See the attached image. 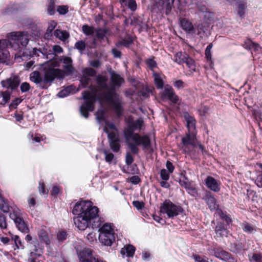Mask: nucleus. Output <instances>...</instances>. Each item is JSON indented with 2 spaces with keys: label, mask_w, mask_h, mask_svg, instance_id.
I'll return each mask as SVG.
<instances>
[{
  "label": "nucleus",
  "mask_w": 262,
  "mask_h": 262,
  "mask_svg": "<svg viewBox=\"0 0 262 262\" xmlns=\"http://www.w3.org/2000/svg\"><path fill=\"white\" fill-rule=\"evenodd\" d=\"M99 209L93 206L91 201H83L80 199L73 206L72 213L74 215H80L92 223V228H98L101 225L99 216Z\"/></svg>",
  "instance_id": "1"
},
{
  "label": "nucleus",
  "mask_w": 262,
  "mask_h": 262,
  "mask_svg": "<svg viewBox=\"0 0 262 262\" xmlns=\"http://www.w3.org/2000/svg\"><path fill=\"white\" fill-rule=\"evenodd\" d=\"M91 92L84 91L82 92L83 102L80 107L81 115L85 118L89 116V112H93L95 109V103L98 99H100V94L97 95L98 90L95 85L91 84L88 86Z\"/></svg>",
  "instance_id": "2"
},
{
  "label": "nucleus",
  "mask_w": 262,
  "mask_h": 262,
  "mask_svg": "<svg viewBox=\"0 0 262 262\" xmlns=\"http://www.w3.org/2000/svg\"><path fill=\"white\" fill-rule=\"evenodd\" d=\"M125 122L127 126L124 129L123 134L127 141H130V138H134L137 141L138 139H141V138L144 139V137H149L146 135L141 136L138 133H134L137 130L140 131L143 126L144 121L142 118L137 119L135 121L132 116H129L126 120Z\"/></svg>",
  "instance_id": "3"
},
{
  "label": "nucleus",
  "mask_w": 262,
  "mask_h": 262,
  "mask_svg": "<svg viewBox=\"0 0 262 262\" xmlns=\"http://www.w3.org/2000/svg\"><path fill=\"white\" fill-rule=\"evenodd\" d=\"M119 96L107 91L106 93L100 94V101L106 102L112 105L117 118H120L123 114L124 108Z\"/></svg>",
  "instance_id": "4"
},
{
  "label": "nucleus",
  "mask_w": 262,
  "mask_h": 262,
  "mask_svg": "<svg viewBox=\"0 0 262 262\" xmlns=\"http://www.w3.org/2000/svg\"><path fill=\"white\" fill-rule=\"evenodd\" d=\"M196 134L197 132H187L181 140L183 152L193 157H195L194 148L196 147Z\"/></svg>",
  "instance_id": "5"
},
{
  "label": "nucleus",
  "mask_w": 262,
  "mask_h": 262,
  "mask_svg": "<svg viewBox=\"0 0 262 262\" xmlns=\"http://www.w3.org/2000/svg\"><path fill=\"white\" fill-rule=\"evenodd\" d=\"M160 212L162 214H166L169 219H173L179 214H183L184 209L180 205H177L170 200L166 199L160 206Z\"/></svg>",
  "instance_id": "6"
},
{
  "label": "nucleus",
  "mask_w": 262,
  "mask_h": 262,
  "mask_svg": "<svg viewBox=\"0 0 262 262\" xmlns=\"http://www.w3.org/2000/svg\"><path fill=\"white\" fill-rule=\"evenodd\" d=\"M43 71L45 84L42 86V89H47L56 78L61 79L64 77V72L59 69L44 67Z\"/></svg>",
  "instance_id": "7"
},
{
  "label": "nucleus",
  "mask_w": 262,
  "mask_h": 262,
  "mask_svg": "<svg viewBox=\"0 0 262 262\" xmlns=\"http://www.w3.org/2000/svg\"><path fill=\"white\" fill-rule=\"evenodd\" d=\"M10 35L13 48H20L21 46L25 47L29 41L27 33L14 32L10 33Z\"/></svg>",
  "instance_id": "8"
},
{
  "label": "nucleus",
  "mask_w": 262,
  "mask_h": 262,
  "mask_svg": "<svg viewBox=\"0 0 262 262\" xmlns=\"http://www.w3.org/2000/svg\"><path fill=\"white\" fill-rule=\"evenodd\" d=\"M144 139H138L136 141L134 138H130V140L134 142V143H129L128 146L134 154H137L139 152L138 146L142 145L143 149H148L151 146V140L149 137H144Z\"/></svg>",
  "instance_id": "9"
},
{
  "label": "nucleus",
  "mask_w": 262,
  "mask_h": 262,
  "mask_svg": "<svg viewBox=\"0 0 262 262\" xmlns=\"http://www.w3.org/2000/svg\"><path fill=\"white\" fill-rule=\"evenodd\" d=\"M212 251L213 252V255L220 260L226 262L235 261V258L232 254L224 250L220 246H215L212 249Z\"/></svg>",
  "instance_id": "10"
},
{
  "label": "nucleus",
  "mask_w": 262,
  "mask_h": 262,
  "mask_svg": "<svg viewBox=\"0 0 262 262\" xmlns=\"http://www.w3.org/2000/svg\"><path fill=\"white\" fill-rule=\"evenodd\" d=\"M104 132L107 134V138L111 149L115 152H118L120 149V140L117 134L114 132H110L106 127L104 128Z\"/></svg>",
  "instance_id": "11"
},
{
  "label": "nucleus",
  "mask_w": 262,
  "mask_h": 262,
  "mask_svg": "<svg viewBox=\"0 0 262 262\" xmlns=\"http://www.w3.org/2000/svg\"><path fill=\"white\" fill-rule=\"evenodd\" d=\"M174 0H158L154 5L153 10L157 9V13L165 12L168 15L173 6Z\"/></svg>",
  "instance_id": "12"
},
{
  "label": "nucleus",
  "mask_w": 262,
  "mask_h": 262,
  "mask_svg": "<svg viewBox=\"0 0 262 262\" xmlns=\"http://www.w3.org/2000/svg\"><path fill=\"white\" fill-rule=\"evenodd\" d=\"M162 99H167L173 104H178L180 99L176 94L174 89L169 84L165 86L164 89L161 95Z\"/></svg>",
  "instance_id": "13"
},
{
  "label": "nucleus",
  "mask_w": 262,
  "mask_h": 262,
  "mask_svg": "<svg viewBox=\"0 0 262 262\" xmlns=\"http://www.w3.org/2000/svg\"><path fill=\"white\" fill-rule=\"evenodd\" d=\"M79 261L80 262H107L99 256H93L92 250L90 249H86L82 252Z\"/></svg>",
  "instance_id": "14"
},
{
  "label": "nucleus",
  "mask_w": 262,
  "mask_h": 262,
  "mask_svg": "<svg viewBox=\"0 0 262 262\" xmlns=\"http://www.w3.org/2000/svg\"><path fill=\"white\" fill-rule=\"evenodd\" d=\"M20 81L17 76H14L1 81V84L3 88L10 89L12 91L15 90L19 86Z\"/></svg>",
  "instance_id": "15"
},
{
  "label": "nucleus",
  "mask_w": 262,
  "mask_h": 262,
  "mask_svg": "<svg viewBox=\"0 0 262 262\" xmlns=\"http://www.w3.org/2000/svg\"><path fill=\"white\" fill-rule=\"evenodd\" d=\"M183 117L186 123V126L188 132H197L196 129V120L194 116L185 111L183 113Z\"/></svg>",
  "instance_id": "16"
},
{
  "label": "nucleus",
  "mask_w": 262,
  "mask_h": 262,
  "mask_svg": "<svg viewBox=\"0 0 262 262\" xmlns=\"http://www.w3.org/2000/svg\"><path fill=\"white\" fill-rule=\"evenodd\" d=\"M73 221L75 226L80 230L83 231L88 227H92V223L80 215L74 217Z\"/></svg>",
  "instance_id": "17"
},
{
  "label": "nucleus",
  "mask_w": 262,
  "mask_h": 262,
  "mask_svg": "<svg viewBox=\"0 0 262 262\" xmlns=\"http://www.w3.org/2000/svg\"><path fill=\"white\" fill-rule=\"evenodd\" d=\"M203 199L205 201L210 210H214L216 209V200L209 191H206Z\"/></svg>",
  "instance_id": "18"
},
{
  "label": "nucleus",
  "mask_w": 262,
  "mask_h": 262,
  "mask_svg": "<svg viewBox=\"0 0 262 262\" xmlns=\"http://www.w3.org/2000/svg\"><path fill=\"white\" fill-rule=\"evenodd\" d=\"M206 186L211 190L217 192L220 190V183L212 177L208 176L205 180Z\"/></svg>",
  "instance_id": "19"
},
{
  "label": "nucleus",
  "mask_w": 262,
  "mask_h": 262,
  "mask_svg": "<svg viewBox=\"0 0 262 262\" xmlns=\"http://www.w3.org/2000/svg\"><path fill=\"white\" fill-rule=\"evenodd\" d=\"M180 26L182 29L188 33H194L195 29L193 24L186 18H180Z\"/></svg>",
  "instance_id": "20"
},
{
  "label": "nucleus",
  "mask_w": 262,
  "mask_h": 262,
  "mask_svg": "<svg viewBox=\"0 0 262 262\" xmlns=\"http://www.w3.org/2000/svg\"><path fill=\"white\" fill-rule=\"evenodd\" d=\"M30 79L40 89H42V86L45 84V83H43V78H42L39 71H35L32 72L30 74Z\"/></svg>",
  "instance_id": "21"
},
{
  "label": "nucleus",
  "mask_w": 262,
  "mask_h": 262,
  "mask_svg": "<svg viewBox=\"0 0 262 262\" xmlns=\"http://www.w3.org/2000/svg\"><path fill=\"white\" fill-rule=\"evenodd\" d=\"M115 234H108V235L99 234L100 242L106 246H111L115 241Z\"/></svg>",
  "instance_id": "22"
},
{
  "label": "nucleus",
  "mask_w": 262,
  "mask_h": 262,
  "mask_svg": "<svg viewBox=\"0 0 262 262\" xmlns=\"http://www.w3.org/2000/svg\"><path fill=\"white\" fill-rule=\"evenodd\" d=\"M59 61L65 64L63 68L68 74H70L73 72L74 68L72 65L71 58L69 57H60Z\"/></svg>",
  "instance_id": "23"
},
{
  "label": "nucleus",
  "mask_w": 262,
  "mask_h": 262,
  "mask_svg": "<svg viewBox=\"0 0 262 262\" xmlns=\"http://www.w3.org/2000/svg\"><path fill=\"white\" fill-rule=\"evenodd\" d=\"M237 15L243 19L245 17V11L247 8V3L245 0H239L236 3Z\"/></svg>",
  "instance_id": "24"
},
{
  "label": "nucleus",
  "mask_w": 262,
  "mask_h": 262,
  "mask_svg": "<svg viewBox=\"0 0 262 262\" xmlns=\"http://www.w3.org/2000/svg\"><path fill=\"white\" fill-rule=\"evenodd\" d=\"M214 230L217 236L220 237L226 236L228 234V231L225 227V224L221 222L217 223Z\"/></svg>",
  "instance_id": "25"
},
{
  "label": "nucleus",
  "mask_w": 262,
  "mask_h": 262,
  "mask_svg": "<svg viewBox=\"0 0 262 262\" xmlns=\"http://www.w3.org/2000/svg\"><path fill=\"white\" fill-rule=\"evenodd\" d=\"M136 251V248L132 245H126L120 250V253L122 257L126 255L128 257H133Z\"/></svg>",
  "instance_id": "26"
},
{
  "label": "nucleus",
  "mask_w": 262,
  "mask_h": 262,
  "mask_svg": "<svg viewBox=\"0 0 262 262\" xmlns=\"http://www.w3.org/2000/svg\"><path fill=\"white\" fill-rule=\"evenodd\" d=\"M110 75L111 83L117 85V87H120L124 82V79L114 71H111Z\"/></svg>",
  "instance_id": "27"
},
{
  "label": "nucleus",
  "mask_w": 262,
  "mask_h": 262,
  "mask_svg": "<svg viewBox=\"0 0 262 262\" xmlns=\"http://www.w3.org/2000/svg\"><path fill=\"white\" fill-rule=\"evenodd\" d=\"M230 250L234 253H239L245 250V245L241 242L231 243L230 245Z\"/></svg>",
  "instance_id": "28"
},
{
  "label": "nucleus",
  "mask_w": 262,
  "mask_h": 262,
  "mask_svg": "<svg viewBox=\"0 0 262 262\" xmlns=\"http://www.w3.org/2000/svg\"><path fill=\"white\" fill-rule=\"evenodd\" d=\"M243 231L247 234H252L256 232V227L248 222L244 221L241 224Z\"/></svg>",
  "instance_id": "29"
},
{
  "label": "nucleus",
  "mask_w": 262,
  "mask_h": 262,
  "mask_svg": "<svg viewBox=\"0 0 262 262\" xmlns=\"http://www.w3.org/2000/svg\"><path fill=\"white\" fill-rule=\"evenodd\" d=\"M189 55L186 52H178L174 56V61L179 64H182L187 59Z\"/></svg>",
  "instance_id": "30"
},
{
  "label": "nucleus",
  "mask_w": 262,
  "mask_h": 262,
  "mask_svg": "<svg viewBox=\"0 0 262 262\" xmlns=\"http://www.w3.org/2000/svg\"><path fill=\"white\" fill-rule=\"evenodd\" d=\"M39 239L41 243H44L47 245H50L51 242L48 232L43 229H40L38 232Z\"/></svg>",
  "instance_id": "31"
},
{
  "label": "nucleus",
  "mask_w": 262,
  "mask_h": 262,
  "mask_svg": "<svg viewBox=\"0 0 262 262\" xmlns=\"http://www.w3.org/2000/svg\"><path fill=\"white\" fill-rule=\"evenodd\" d=\"M99 234L108 235V234H115L114 229L111 224L105 223L101 227H99Z\"/></svg>",
  "instance_id": "32"
},
{
  "label": "nucleus",
  "mask_w": 262,
  "mask_h": 262,
  "mask_svg": "<svg viewBox=\"0 0 262 262\" xmlns=\"http://www.w3.org/2000/svg\"><path fill=\"white\" fill-rule=\"evenodd\" d=\"M107 78L105 76L99 75L96 78V82L101 90H106L107 89Z\"/></svg>",
  "instance_id": "33"
},
{
  "label": "nucleus",
  "mask_w": 262,
  "mask_h": 262,
  "mask_svg": "<svg viewBox=\"0 0 262 262\" xmlns=\"http://www.w3.org/2000/svg\"><path fill=\"white\" fill-rule=\"evenodd\" d=\"M130 24L134 26H138L140 27L141 28H144V26L147 27V25L145 24L144 19L141 16H134L131 19Z\"/></svg>",
  "instance_id": "34"
},
{
  "label": "nucleus",
  "mask_w": 262,
  "mask_h": 262,
  "mask_svg": "<svg viewBox=\"0 0 262 262\" xmlns=\"http://www.w3.org/2000/svg\"><path fill=\"white\" fill-rule=\"evenodd\" d=\"M212 48V44L211 43L207 46L205 51V58L207 61L209 63L210 68H212L213 66V62L212 60V55L211 50Z\"/></svg>",
  "instance_id": "35"
},
{
  "label": "nucleus",
  "mask_w": 262,
  "mask_h": 262,
  "mask_svg": "<svg viewBox=\"0 0 262 262\" xmlns=\"http://www.w3.org/2000/svg\"><path fill=\"white\" fill-rule=\"evenodd\" d=\"M11 244H14L16 248H14V249L16 250V249H24V246L23 243L20 239L19 236L15 235L11 236Z\"/></svg>",
  "instance_id": "36"
},
{
  "label": "nucleus",
  "mask_w": 262,
  "mask_h": 262,
  "mask_svg": "<svg viewBox=\"0 0 262 262\" xmlns=\"http://www.w3.org/2000/svg\"><path fill=\"white\" fill-rule=\"evenodd\" d=\"M134 43V38L131 35H128L126 37L122 39L119 41L118 44L125 48H128Z\"/></svg>",
  "instance_id": "37"
},
{
  "label": "nucleus",
  "mask_w": 262,
  "mask_h": 262,
  "mask_svg": "<svg viewBox=\"0 0 262 262\" xmlns=\"http://www.w3.org/2000/svg\"><path fill=\"white\" fill-rule=\"evenodd\" d=\"M54 35L56 37L63 41L66 40L69 37V34L66 31H61L58 29L54 31Z\"/></svg>",
  "instance_id": "38"
},
{
  "label": "nucleus",
  "mask_w": 262,
  "mask_h": 262,
  "mask_svg": "<svg viewBox=\"0 0 262 262\" xmlns=\"http://www.w3.org/2000/svg\"><path fill=\"white\" fill-rule=\"evenodd\" d=\"M186 64L187 67L190 69L191 73L196 72V63L195 60L191 58L189 56L184 62Z\"/></svg>",
  "instance_id": "39"
},
{
  "label": "nucleus",
  "mask_w": 262,
  "mask_h": 262,
  "mask_svg": "<svg viewBox=\"0 0 262 262\" xmlns=\"http://www.w3.org/2000/svg\"><path fill=\"white\" fill-rule=\"evenodd\" d=\"M154 77V83L158 89H161L164 86V81L160 77L159 74L158 73L154 72L153 73Z\"/></svg>",
  "instance_id": "40"
},
{
  "label": "nucleus",
  "mask_w": 262,
  "mask_h": 262,
  "mask_svg": "<svg viewBox=\"0 0 262 262\" xmlns=\"http://www.w3.org/2000/svg\"><path fill=\"white\" fill-rule=\"evenodd\" d=\"M11 94L12 92H9L8 90L5 91H1L0 96L3 98V102H1V104L4 105L8 103L10 101Z\"/></svg>",
  "instance_id": "41"
},
{
  "label": "nucleus",
  "mask_w": 262,
  "mask_h": 262,
  "mask_svg": "<svg viewBox=\"0 0 262 262\" xmlns=\"http://www.w3.org/2000/svg\"><path fill=\"white\" fill-rule=\"evenodd\" d=\"M248 258L250 262H262V253L261 252H256L253 253L251 255L248 254Z\"/></svg>",
  "instance_id": "42"
},
{
  "label": "nucleus",
  "mask_w": 262,
  "mask_h": 262,
  "mask_svg": "<svg viewBox=\"0 0 262 262\" xmlns=\"http://www.w3.org/2000/svg\"><path fill=\"white\" fill-rule=\"evenodd\" d=\"M10 46L12 47V43L11 41L10 35L8 36V39H2L0 40V50L7 49L8 46Z\"/></svg>",
  "instance_id": "43"
},
{
  "label": "nucleus",
  "mask_w": 262,
  "mask_h": 262,
  "mask_svg": "<svg viewBox=\"0 0 262 262\" xmlns=\"http://www.w3.org/2000/svg\"><path fill=\"white\" fill-rule=\"evenodd\" d=\"M42 256L40 254H36L33 252H30L28 261V262H40L39 258Z\"/></svg>",
  "instance_id": "44"
},
{
  "label": "nucleus",
  "mask_w": 262,
  "mask_h": 262,
  "mask_svg": "<svg viewBox=\"0 0 262 262\" xmlns=\"http://www.w3.org/2000/svg\"><path fill=\"white\" fill-rule=\"evenodd\" d=\"M208 31V29L205 26L202 24H199L198 26V35L200 36V37L203 38L205 36L207 35V32Z\"/></svg>",
  "instance_id": "45"
},
{
  "label": "nucleus",
  "mask_w": 262,
  "mask_h": 262,
  "mask_svg": "<svg viewBox=\"0 0 262 262\" xmlns=\"http://www.w3.org/2000/svg\"><path fill=\"white\" fill-rule=\"evenodd\" d=\"M82 30L86 35H92L94 33L95 29L93 26L84 25L82 27Z\"/></svg>",
  "instance_id": "46"
},
{
  "label": "nucleus",
  "mask_w": 262,
  "mask_h": 262,
  "mask_svg": "<svg viewBox=\"0 0 262 262\" xmlns=\"http://www.w3.org/2000/svg\"><path fill=\"white\" fill-rule=\"evenodd\" d=\"M82 73L83 75L86 77H94L96 75V71L92 68H86L83 70Z\"/></svg>",
  "instance_id": "47"
},
{
  "label": "nucleus",
  "mask_w": 262,
  "mask_h": 262,
  "mask_svg": "<svg viewBox=\"0 0 262 262\" xmlns=\"http://www.w3.org/2000/svg\"><path fill=\"white\" fill-rule=\"evenodd\" d=\"M155 57L148 58L146 60L145 63L148 66V68L153 71L154 69L157 67V62L154 60Z\"/></svg>",
  "instance_id": "48"
},
{
  "label": "nucleus",
  "mask_w": 262,
  "mask_h": 262,
  "mask_svg": "<svg viewBox=\"0 0 262 262\" xmlns=\"http://www.w3.org/2000/svg\"><path fill=\"white\" fill-rule=\"evenodd\" d=\"M68 236L67 232L64 230L59 231L57 234V239L59 243H63Z\"/></svg>",
  "instance_id": "49"
},
{
  "label": "nucleus",
  "mask_w": 262,
  "mask_h": 262,
  "mask_svg": "<svg viewBox=\"0 0 262 262\" xmlns=\"http://www.w3.org/2000/svg\"><path fill=\"white\" fill-rule=\"evenodd\" d=\"M55 0H50L48 6V13L49 15H52L55 14Z\"/></svg>",
  "instance_id": "50"
},
{
  "label": "nucleus",
  "mask_w": 262,
  "mask_h": 262,
  "mask_svg": "<svg viewBox=\"0 0 262 262\" xmlns=\"http://www.w3.org/2000/svg\"><path fill=\"white\" fill-rule=\"evenodd\" d=\"M96 119L99 122L105 121V112L103 110H99L95 114Z\"/></svg>",
  "instance_id": "51"
},
{
  "label": "nucleus",
  "mask_w": 262,
  "mask_h": 262,
  "mask_svg": "<svg viewBox=\"0 0 262 262\" xmlns=\"http://www.w3.org/2000/svg\"><path fill=\"white\" fill-rule=\"evenodd\" d=\"M38 190L41 194L47 195L48 193V189L46 188V186L43 180L39 182Z\"/></svg>",
  "instance_id": "52"
},
{
  "label": "nucleus",
  "mask_w": 262,
  "mask_h": 262,
  "mask_svg": "<svg viewBox=\"0 0 262 262\" xmlns=\"http://www.w3.org/2000/svg\"><path fill=\"white\" fill-rule=\"evenodd\" d=\"M23 99L20 98H15L9 104V109L12 111L16 109L17 106L22 102Z\"/></svg>",
  "instance_id": "53"
},
{
  "label": "nucleus",
  "mask_w": 262,
  "mask_h": 262,
  "mask_svg": "<svg viewBox=\"0 0 262 262\" xmlns=\"http://www.w3.org/2000/svg\"><path fill=\"white\" fill-rule=\"evenodd\" d=\"M257 165L259 167L261 173L257 176L255 183L258 187L262 188V163H258Z\"/></svg>",
  "instance_id": "54"
},
{
  "label": "nucleus",
  "mask_w": 262,
  "mask_h": 262,
  "mask_svg": "<svg viewBox=\"0 0 262 262\" xmlns=\"http://www.w3.org/2000/svg\"><path fill=\"white\" fill-rule=\"evenodd\" d=\"M57 26V23L55 21H51L48 25L46 34L48 36H51L52 35V32Z\"/></svg>",
  "instance_id": "55"
},
{
  "label": "nucleus",
  "mask_w": 262,
  "mask_h": 262,
  "mask_svg": "<svg viewBox=\"0 0 262 262\" xmlns=\"http://www.w3.org/2000/svg\"><path fill=\"white\" fill-rule=\"evenodd\" d=\"M9 56V53L7 49L0 50V63L5 62Z\"/></svg>",
  "instance_id": "56"
},
{
  "label": "nucleus",
  "mask_w": 262,
  "mask_h": 262,
  "mask_svg": "<svg viewBox=\"0 0 262 262\" xmlns=\"http://www.w3.org/2000/svg\"><path fill=\"white\" fill-rule=\"evenodd\" d=\"M75 47L79 51L82 52L85 49L86 43L83 40H78L75 43Z\"/></svg>",
  "instance_id": "57"
},
{
  "label": "nucleus",
  "mask_w": 262,
  "mask_h": 262,
  "mask_svg": "<svg viewBox=\"0 0 262 262\" xmlns=\"http://www.w3.org/2000/svg\"><path fill=\"white\" fill-rule=\"evenodd\" d=\"M30 252H33L36 254H40L42 255L43 253V248L40 246L38 242L37 243L36 245H34V248L31 250Z\"/></svg>",
  "instance_id": "58"
},
{
  "label": "nucleus",
  "mask_w": 262,
  "mask_h": 262,
  "mask_svg": "<svg viewBox=\"0 0 262 262\" xmlns=\"http://www.w3.org/2000/svg\"><path fill=\"white\" fill-rule=\"evenodd\" d=\"M195 262H209L208 258L206 256H202L199 254H194L192 255Z\"/></svg>",
  "instance_id": "59"
},
{
  "label": "nucleus",
  "mask_w": 262,
  "mask_h": 262,
  "mask_svg": "<svg viewBox=\"0 0 262 262\" xmlns=\"http://www.w3.org/2000/svg\"><path fill=\"white\" fill-rule=\"evenodd\" d=\"M7 227L6 217L2 212H0V228L2 229H5Z\"/></svg>",
  "instance_id": "60"
},
{
  "label": "nucleus",
  "mask_w": 262,
  "mask_h": 262,
  "mask_svg": "<svg viewBox=\"0 0 262 262\" xmlns=\"http://www.w3.org/2000/svg\"><path fill=\"white\" fill-rule=\"evenodd\" d=\"M107 33V30L105 29L99 28L97 30L96 37L99 39H103Z\"/></svg>",
  "instance_id": "61"
},
{
  "label": "nucleus",
  "mask_w": 262,
  "mask_h": 262,
  "mask_svg": "<svg viewBox=\"0 0 262 262\" xmlns=\"http://www.w3.org/2000/svg\"><path fill=\"white\" fill-rule=\"evenodd\" d=\"M173 85L178 90L182 89L187 86V84L181 79L175 81Z\"/></svg>",
  "instance_id": "62"
},
{
  "label": "nucleus",
  "mask_w": 262,
  "mask_h": 262,
  "mask_svg": "<svg viewBox=\"0 0 262 262\" xmlns=\"http://www.w3.org/2000/svg\"><path fill=\"white\" fill-rule=\"evenodd\" d=\"M126 5L128 9L133 12L135 11L137 8V3L135 0H128L127 2Z\"/></svg>",
  "instance_id": "63"
},
{
  "label": "nucleus",
  "mask_w": 262,
  "mask_h": 262,
  "mask_svg": "<svg viewBox=\"0 0 262 262\" xmlns=\"http://www.w3.org/2000/svg\"><path fill=\"white\" fill-rule=\"evenodd\" d=\"M69 7L66 5L59 6L57 8V11L59 14L64 15L69 11Z\"/></svg>",
  "instance_id": "64"
}]
</instances>
